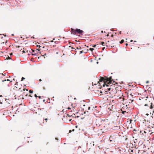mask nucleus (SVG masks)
Segmentation results:
<instances>
[{
    "label": "nucleus",
    "instance_id": "9",
    "mask_svg": "<svg viewBox=\"0 0 154 154\" xmlns=\"http://www.w3.org/2000/svg\"><path fill=\"white\" fill-rule=\"evenodd\" d=\"M104 44H105V43L103 42H101V44L103 45V46H104Z\"/></svg>",
    "mask_w": 154,
    "mask_h": 154
},
{
    "label": "nucleus",
    "instance_id": "46",
    "mask_svg": "<svg viewBox=\"0 0 154 154\" xmlns=\"http://www.w3.org/2000/svg\"><path fill=\"white\" fill-rule=\"evenodd\" d=\"M31 38H34V37H31Z\"/></svg>",
    "mask_w": 154,
    "mask_h": 154
},
{
    "label": "nucleus",
    "instance_id": "49",
    "mask_svg": "<svg viewBox=\"0 0 154 154\" xmlns=\"http://www.w3.org/2000/svg\"><path fill=\"white\" fill-rule=\"evenodd\" d=\"M75 127H76V128H77V126H75Z\"/></svg>",
    "mask_w": 154,
    "mask_h": 154
},
{
    "label": "nucleus",
    "instance_id": "7",
    "mask_svg": "<svg viewBox=\"0 0 154 154\" xmlns=\"http://www.w3.org/2000/svg\"><path fill=\"white\" fill-rule=\"evenodd\" d=\"M124 42V40L122 39L121 40V41L120 42V43L121 44L122 43Z\"/></svg>",
    "mask_w": 154,
    "mask_h": 154
},
{
    "label": "nucleus",
    "instance_id": "52",
    "mask_svg": "<svg viewBox=\"0 0 154 154\" xmlns=\"http://www.w3.org/2000/svg\"><path fill=\"white\" fill-rule=\"evenodd\" d=\"M0 103H1V104H2V102H1Z\"/></svg>",
    "mask_w": 154,
    "mask_h": 154
},
{
    "label": "nucleus",
    "instance_id": "24",
    "mask_svg": "<svg viewBox=\"0 0 154 154\" xmlns=\"http://www.w3.org/2000/svg\"><path fill=\"white\" fill-rule=\"evenodd\" d=\"M45 120L46 121H47L48 120V119L46 118L45 119Z\"/></svg>",
    "mask_w": 154,
    "mask_h": 154
},
{
    "label": "nucleus",
    "instance_id": "6",
    "mask_svg": "<svg viewBox=\"0 0 154 154\" xmlns=\"http://www.w3.org/2000/svg\"><path fill=\"white\" fill-rule=\"evenodd\" d=\"M133 150L132 149H129L128 150V152H130V153L131 152H133Z\"/></svg>",
    "mask_w": 154,
    "mask_h": 154
},
{
    "label": "nucleus",
    "instance_id": "14",
    "mask_svg": "<svg viewBox=\"0 0 154 154\" xmlns=\"http://www.w3.org/2000/svg\"><path fill=\"white\" fill-rule=\"evenodd\" d=\"M29 92L30 93H33V91H32L31 90H30L29 91Z\"/></svg>",
    "mask_w": 154,
    "mask_h": 154
},
{
    "label": "nucleus",
    "instance_id": "25",
    "mask_svg": "<svg viewBox=\"0 0 154 154\" xmlns=\"http://www.w3.org/2000/svg\"><path fill=\"white\" fill-rule=\"evenodd\" d=\"M67 115L68 116H70H70H69V114H67ZM72 116V115H71V116Z\"/></svg>",
    "mask_w": 154,
    "mask_h": 154
},
{
    "label": "nucleus",
    "instance_id": "10",
    "mask_svg": "<svg viewBox=\"0 0 154 154\" xmlns=\"http://www.w3.org/2000/svg\"><path fill=\"white\" fill-rule=\"evenodd\" d=\"M90 50L91 51H92L93 50H94V49L93 48H90Z\"/></svg>",
    "mask_w": 154,
    "mask_h": 154
},
{
    "label": "nucleus",
    "instance_id": "13",
    "mask_svg": "<svg viewBox=\"0 0 154 154\" xmlns=\"http://www.w3.org/2000/svg\"><path fill=\"white\" fill-rule=\"evenodd\" d=\"M24 79H25V78L23 77H22L21 78V81H23Z\"/></svg>",
    "mask_w": 154,
    "mask_h": 154
},
{
    "label": "nucleus",
    "instance_id": "44",
    "mask_svg": "<svg viewBox=\"0 0 154 154\" xmlns=\"http://www.w3.org/2000/svg\"><path fill=\"white\" fill-rule=\"evenodd\" d=\"M106 36H109V34H107V35H106Z\"/></svg>",
    "mask_w": 154,
    "mask_h": 154
},
{
    "label": "nucleus",
    "instance_id": "1",
    "mask_svg": "<svg viewBox=\"0 0 154 154\" xmlns=\"http://www.w3.org/2000/svg\"><path fill=\"white\" fill-rule=\"evenodd\" d=\"M71 31L72 33H73L74 34L77 33L79 34L82 35V33L83 32V31L79 29H74L72 28L71 29Z\"/></svg>",
    "mask_w": 154,
    "mask_h": 154
},
{
    "label": "nucleus",
    "instance_id": "61",
    "mask_svg": "<svg viewBox=\"0 0 154 154\" xmlns=\"http://www.w3.org/2000/svg\"><path fill=\"white\" fill-rule=\"evenodd\" d=\"M104 48H103V50L104 49Z\"/></svg>",
    "mask_w": 154,
    "mask_h": 154
},
{
    "label": "nucleus",
    "instance_id": "42",
    "mask_svg": "<svg viewBox=\"0 0 154 154\" xmlns=\"http://www.w3.org/2000/svg\"><path fill=\"white\" fill-rule=\"evenodd\" d=\"M71 120H72L71 119H69V121H71Z\"/></svg>",
    "mask_w": 154,
    "mask_h": 154
},
{
    "label": "nucleus",
    "instance_id": "34",
    "mask_svg": "<svg viewBox=\"0 0 154 154\" xmlns=\"http://www.w3.org/2000/svg\"><path fill=\"white\" fill-rule=\"evenodd\" d=\"M23 53H25V52L24 51H23Z\"/></svg>",
    "mask_w": 154,
    "mask_h": 154
},
{
    "label": "nucleus",
    "instance_id": "16",
    "mask_svg": "<svg viewBox=\"0 0 154 154\" xmlns=\"http://www.w3.org/2000/svg\"><path fill=\"white\" fill-rule=\"evenodd\" d=\"M19 91H22V90H21V88H19Z\"/></svg>",
    "mask_w": 154,
    "mask_h": 154
},
{
    "label": "nucleus",
    "instance_id": "47",
    "mask_svg": "<svg viewBox=\"0 0 154 154\" xmlns=\"http://www.w3.org/2000/svg\"><path fill=\"white\" fill-rule=\"evenodd\" d=\"M57 42H55V43L56 44V43H57Z\"/></svg>",
    "mask_w": 154,
    "mask_h": 154
},
{
    "label": "nucleus",
    "instance_id": "64",
    "mask_svg": "<svg viewBox=\"0 0 154 154\" xmlns=\"http://www.w3.org/2000/svg\"><path fill=\"white\" fill-rule=\"evenodd\" d=\"M88 46H87V48H88Z\"/></svg>",
    "mask_w": 154,
    "mask_h": 154
},
{
    "label": "nucleus",
    "instance_id": "27",
    "mask_svg": "<svg viewBox=\"0 0 154 154\" xmlns=\"http://www.w3.org/2000/svg\"><path fill=\"white\" fill-rule=\"evenodd\" d=\"M100 93L102 94V93H103V92L101 91H100Z\"/></svg>",
    "mask_w": 154,
    "mask_h": 154
},
{
    "label": "nucleus",
    "instance_id": "17",
    "mask_svg": "<svg viewBox=\"0 0 154 154\" xmlns=\"http://www.w3.org/2000/svg\"><path fill=\"white\" fill-rule=\"evenodd\" d=\"M96 46V45H93L92 46L93 47H95Z\"/></svg>",
    "mask_w": 154,
    "mask_h": 154
},
{
    "label": "nucleus",
    "instance_id": "41",
    "mask_svg": "<svg viewBox=\"0 0 154 154\" xmlns=\"http://www.w3.org/2000/svg\"><path fill=\"white\" fill-rule=\"evenodd\" d=\"M110 90V88H109L108 89V90H109H109Z\"/></svg>",
    "mask_w": 154,
    "mask_h": 154
},
{
    "label": "nucleus",
    "instance_id": "32",
    "mask_svg": "<svg viewBox=\"0 0 154 154\" xmlns=\"http://www.w3.org/2000/svg\"><path fill=\"white\" fill-rule=\"evenodd\" d=\"M125 45H126V46H127V45H128V44L127 43H126V44H125Z\"/></svg>",
    "mask_w": 154,
    "mask_h": 154
},
{
    "label": "nucleus",
    "instance_id": "12",
    "mask_svg": "<svg viewBox=\"0 0 154 154\" xmlns=\"http://www.w3.org/2000/svg\"><path fill=\"white\" fill-rule=\"evenodd\" d=\"M76 49H78V50H80V49H81V47H79H79H77L76 48Z\"/></svg>",
    "mask_w": 154,
    "mask_h": 154
},
{
    "label": "nucleus",
    "instance_id": "11",
    "mask_svg": "<svg viewBox=\"0 0 154 154\" xmlns=\"http://www.w3.org/2000/svg\"><path fill=\"white\" fill-rule=\"evenodd\" d=\"M40 50V49H37L36 50H35V51H36L37 53Z\"/></svg>",
    "mask_w": 154,
    "mask_h": 154
},
{
    "label": "nucleus",
    "instance_id": "3",
    "mask_svg": "<svg viewBox=\"0 0 154 154\" xmlns=\"http://www.w3.org/2000/svg\"><path fill=\"white\" fill-rule=\"evenodd\" d=\"M103 81V82H104V83L103 84V86L104 87L105 86V85H106V84H105L106 83V78H105V77L104 78V77H102L99 79V82H102ZM106 85L107 86H108V85H107L106 84Z\"/></svg>",
    "mask_w": 154,
    "mask_h": 154
},
{
    "label": "nucleus",
    "instance_id": "63",
    "mask_svg": "<svg viewBox=\"0 0 154 154\" xmlns=\"http://www.w3.org/2000/svg\"><path fill=\"white\" fill-rule=\"evenodd\" d=\"M18 47H20V46H18Z\"/></svg>",
    "mask_w": 154,
    "mask_h": 154
},
{
    "label": "nucleus",
    "instance_id": "62",
    "mask_svg": "<svg viewBox=\"0 0 154 154\" xmlns=\"http://www.w3.org/2000/svg\"><path fill=\"white\" fill-rule=\"evenodd\" d=\"M104 48H103V50L104 49Z\"/></svg>",
    "mask_w": 154,
    "mask_h": 154
},
{
    "label": "nucleus",
    "instance_id": "30",
    "mask_svg": "<svg viewBox=\"0 0 154 154\" xmlns=\"http://www.w3.org/2000/svg\"><path fill=\"white\" fill-rule=\"evenodd\" d=\"M130 42H133V40H131Z\"/></svg>",
    "mask_w": 154,
    "mask_h": 154
},
{
    "label": "nucleus",
    "instance_id": "19",
    "mask_svg": "<svg viewBox=\"0 0 154 154\" xmlns=\"http://www.w3.org/2000/svg\"><path fill=\"white\" fill-rule=\"evenodd\" d=\"M80 54H82L83 53V51H80Z\"/></svg>",
    "mask_w": 154,
    "mask_h": 154
},
{
    "label": "nucleus",
    "instance_id": "31",
    "mask_svg": "<svg viewBox=\"0 0 154 154\" xmlns=\"http://www.w3.org/2000/svg\"><path fill=\"white\" fill-rule=\"evenodd\" d=\"M45 55H46V54H44V55H43V56H45Z\"/></svg>",
    "mask_w": 154,
    "mask_h": 154
},
{
    "label": "nucleus",
    "instance_id": "58",
    "mask_svg": "<svg viewBox=\"0 0 154 154\" xmlns=\"http://www.w3.org/2000/svg\"><path fill=\"white\" fill-rule=\"evenodd\" d=\"M55 139L56 140H57V138H56Z\"/></svg>",
    "mask_w": 154,
    "mask_h": 154
},
{
    "label": "nucleus",
    "instance_id": "56",
    "mask_svg": "<svg viewBox=\"0 0 154 154\" xmlns=\"http://www.w3.org/2000/svg\"><path fill=\"white\" fill-rule=\"evenodd\" d=\"M130 121H130V122H131V120H130Z\"/></svg>",
    "mask_w": 154,
    "mask_h": 154
},
{
    "label": "nucleus",
    "instance_id": "54",
    "mask_svg": "<svg viewBox=\"0 0 154 154\" xmlns=\"http://www.w3.org/2000/svg\"><path fill=\"white\" fill-rule=\"evenodd\" d=\"M98 63V62H97V63Z\"/></svg>",
    "mask_w": 154,
    "mask_h": 154
},
{
    "label": "nucleus",
    "instance_id": "22",
    "mask_svg": "<svg viewBox=\"0 0 154 154\" xmlns=\"http://www.w3.org/2000/svg\"><path fill=\"white\" fill-rule=\"evenodd\" d=\"M91 107H88V109L90 110V109Z\"/></svg>",
    "mask_w": 154,
    "mask_h": 154
},
{
    "label": "nucleus",
    "instance_id": "39",
    "mask_svg": "<svg viewBox=\"0 0 154 154\" xmlns=\"http://www.w3.org/2000/svg\"><path fill=\"white\" fill-rule=\"evenodd\" d=\"M51 42H53V40L51 41Z\"/></svg>",
    "mask_w": 154,
    "mask_h": 154
},
{
    "label": "nucleus",
    "instance_id": "50",
    "mask_svg": "<svg viewBox=\"0 0 154 154\" xmlns=\"http://www.w3.org/2000/svg\"><path fill=\"white\" fill-rule=\"evenodd\" d=\"M144 133H146V132L145 131H144Z\"/></svg>",
    "mask_w": 154,
    "mask_h": 154
},
{
    "label": "nucleus",
    "instance_id": "57",
    "mask_svg": "<svg viewBox=\"0 0 154 154\" xmlns=\"http://www.w3.org/2000/svg\"><path fill=\"white\" fill-rule=\"evenodd\" d=\"M43 48H45V47H44H44H43Z\"/></svg>",
    "mask_w": 154,
    "mask_h": 154
},
{
    "label": "nucleus",
    "instance_id": "35",
    "mask_svg": "<svg viewBox=\"0 0 154 154\" xmlns=\"http://www.w3.org/2000/svg\"><path fill=\"white\" fill-rule=\"evenodd\" d=\"M150 117L151 118H152V116H150Z\"/></svg>",
    "mask_w": 154,
    "mask_h": 154
},
{
    "label": "nucleus",
    "instance_id": "48",
    "mask_svg": "<svg viewBox=\"0 0 154 154\" xmlns=\"http://www.w3.org/2000/svg\"><path fill=\"white\" fill-rule=\"evenodd\" d=\"M55 39L54 38H53V40H55Z\"/></svg>",
    "mask_w": 154,
    "mask_h": 154
},
{
    "label": "nucleus",
    "instance_id": "15",
    "mask_svg": "<svg viewBox=\"0 0 154 154\" xmlns=\"http://www.w3.org/2000/svg\"><path fill=\"white\" fill-rule=\"evenodd\" d=\"M126 112L125 111H122V113L123 114H124L125 112Z\"/></svg>",
    "mask_w": 154,
    "mask_h": 154
},
{
    "label": "nucleus",
    "instance_id": "40",
    "mask_svg": "<svg viewBox=\"0 0 154 154\" xmlns=\"http://www.w3.org/2000/svg\"><path fill=\"white\" fill-rule=\"evenodd\" d=\"M12 54V53H11L10 54V55H11Z\"/></svg>",
    "mask_w": 154,
    "mask_h": 154
},
{
    "label": "nucleus",
    "instance_id": "26",
    "mask_svg": "<svg viewBox=\"0 0 154 154\" xmlns=\"http://www.w3.org/2000/svg\"><path fill=\"white\" fill-rule=\"evenodd\" d=\"M38 97L39 99H40L41 98V97L40 96H38Z\"/></svg>",
    "mask_w": 154,
    "mask_h": 154
},
{
    "label": "nucleus",
    "instance_id": "20",
    "mask_svg": "<svg viewBox=\"0 0 154 154\" xmlns=\"http://www.w3.org/2000/svg\"><path fill=\"white\" fill-rule=\"evenodd\" d=\"M149 82V81H147L146 82V84H147V83H148Z\"/></svg>",
    "mask_w": 154,
    "mask_h": 154
},
{
    "label": "nucleus",
    "instance_id": "5",
    "mask_svg": "<svg viewBox=\"0 0 154 154\" xmlns=\"http://www.w3.org/2000/svg\"><path fill=\"white\" fill-rule=\"evenodd\" d=\"M10 81L9 82H12V80H11L10 81V80L9 79H7V80L6 79H5V80H2V82H5V81Z\"/></svg>",
    "mask_w": 154,
    "mask_h": 154
},
{
    "label": "nucleus",
    "instance_id": "53",
    "mask_svg": "<svg viewBox=\"0 0 154 154\" xmlns=\"http://www.w3.org/2000/svg\"><path fill=\"white\" fill-rule=\"evenodd\" d=\"M39 53H40V54H41V52H39Z\"/></svg>",
    "mask_w": 154,
    "mask_h": 154
},
{
    "label": "nucleus",
    "instance_id": "55",
    "mask_svg": "<svg viewBox=\"0 0 154 154\" xmlns=\"http://www.w3.org/2000/svg\"><path fill=\"white\" fill-rule=\"evenodd\" d=\"M121 33V32H119V33L120 34Z\"/></svg>",
    "mask_w": 154,
    "mask_h": 154
},
{
    "label": "nucleus",
    "instance_id": "43",
    "mask_svg": "<svg viewBox=\"0 0 154 154\" xmlns=\"http://www.w3.org/2000/svg\"><path fill=\"white\" fill-rule=\"evenodd\" d=\"M101 32L102 33H103V31H101Z\"/></svg>",
    "mask_w": 154,
    "mask_h": 154
},
{
    "label": "nucleus",
    "instance_id": "29",
    "mask_svg": "<svg viewBox=\"0 0 154 154\" xmlns=\"http://www.w3.org/2000/svg\"><path fill=\"white\" fill-rule=\"evenodd\" d=\"M146 116H148L149 115V114H148V113H147V114H146Z\"/></svg>",
    "mask_w": 154,
    "mask_h": 154
},
{
    "label": "nucleus",
    "instance_id": "51",
    "mask_svg": "<svg viewBox=\"0 0 154 154\" xmlns=\"http://www.w3.org/2000/svg\"><path fill=\"white\" fill-rule=\"evenodd\" d=\"M134 42H136V41H134Z\"/></svg>",
    "mask_w": 154,
    "mask_h": 154
},
{
    "label": "nucleus",
    "instance_id": "33",
    "mask_svg": "<svg viewBox=\"0 0 154 154\" xmlns=\"http://www.w3.org/2000/svg\"><path fill=\"white\" fill-rule=\"evenodd\" d=\"M131 100V102H132L133 101V100Z\"/></svg>",
    "mask_w": 154,
    "mask_h": 154
},
{
    "label": "nucleus",
    "instance_id": "37",
    "mask_svg": "<svg viewBox=\"0 0 154 154\" xmlns=\"http://www.w3.org/2000/svg\"><path fill=\"white\" fill-rule=\"evenodd\" d=\"M39 81H40V82L41 81H42L41 79H40L39 80Z\"/></svg>",
    "mask_w": 154,
    "mask_h": 154
},
{
    "label": "nucleus",
    "instance_id": "2",
    "mask_svg": "<svg viewBox=\"0 0 154 154\" xmlns=\"http://www.w3.org/2000/svg\"><path fill=\"white\" fill-rule=\"evenodd\" d=\"M105 78H106V82L108 84H111L112 82L113 81V82H114V81L112 79V76H110L109 78H108L107 77H105Z\"/></svg>",
    "mask_w": 154,
    "mask_h": 154
},
{
    "label": "nucleus",
    "instance_id": "28",
    "mask_svg": "<svg viewBox=\"0 0 154 154\" xmlns=\"http://www.w3.org/2000/svg\"><path fill=\"white\" fill-rule=\"evenodd\" d=\"M147 105H147V104H145V105H144V106H147Z\"/></svg>",
    "mask_w": 154,
    "mask_h": 154
},
{
    "label": "nucleus",
    "instance_id": "8",
    "mask_svg": "<svg viewBox=\"0 0 154 154\" xmlns=\"http://www.w3.org/2000/svg\"><path fill=\"white\" fill-rule=\"evenodd\" d=\"M153 108V107L152 106V103H151V106H150V109H152Z\"/></svg>",
    "mask_w": 154,
    "mask_h": 154
},
{
    "label": "nucleus",
    "instance_id": "38",
    "mask_svg": "<svg viewBox=\"0 0 154 154\" xmlns=\"http://www.w3.org/2000/svg\"><path fill=\"white\" fill-rule=\"evenodd\" d=\"M11 35H12V36L14 35V34H12Z\"/></svg>",
    "mask_w": 154,
    "mask_h": 154
},
{
    "label": "nucleus",
    "instance_id": "23",
    "mask_svg": "<svg viewBox=\"0 0 154 154\" xmlns=\"http://www.w3.org/2000/svg\"><path fill=\"white\" fill-rule=\"evenodd\" d=\"M110 141H111V142H114V141L112 140H110Z\"/></svg>",
    "mask_w": 154,
    "mask_h": 154
},
{
    "label": "nucleus",
    "instance_id": "4",
    "mask_svg": "<svg viewBox=\"0 0 154 154\" xmlns=\"http://www.w3.org/2000/svg\"><path fill=\"white\" fill-rule=\"evenodd\" d=\"M32 52H31V53L32 54V55H36V53H34L35 52V51L34 50H33L32 49L31 50Z\"/></svg>",
    "mask_w": 154,
    "mask_h": 154
},
{
    "label": "nucleus",
    "instance_id": "21",
    "mask_svg": "<svg viewBox=\"0 0 154 154\" xmlns=\"http://www.w3.org/2000/svg\"><path fill=\"white\" fill-rule=\"evenodd\" d=\"M37 47H40L41 46H40V45H37Z\"/></svg>",
    "mask_w": 154,
    "mask_h": 154
},
{
    "label": "nucleus",
    "instance_id": "59",
    "mask_svg": "<svg viewBox=\"0 0 154 154\" xmlns=\"http://www.w3.org/2000/svg\"><path fill=\"white\" fill-rule=\"evenodd\" d=\"M45 101V100H43V101Z\"/></svg>",
    "mask_w": 154,
    "mask_h": 154
},
{
    "label": "nucleus",
    "instance_id": "60",
    "mask_svg": "<svg viewBox=\"0 0 154 154\" xmlns=\"http://www.w3.org/2000/svg\"><path fill=\"white\" fill-rule=\"evenodd\" d=\"M93 146H94V144H93Z\"/></svg>",
    "mask_w": 154,
    "mask_h": 154
},
{
    "label": "nucleus",
    "instance_id": "18",
    "mask_svg": "<svg viewBox=\"0 0 154 154\" xmlns=\"http://www.w3.org/2000/svg\"><path fill=\"white\" fill-rule=\"evenodd\" d=\"M35 97L36 98H37V96L36 94H35Z\"/></svg>",
    "mask_w": 154,
    "mask_h": 154
},
{
    "label": "nucleus",
    "instance_id": "36",
    "mask_svg": "<svg viewBox=\"0 0 154 154\" xmlns=\"http://www.w3.org/2000/svg\"><path fill=\"white\" fill-rule=\"evenodd\" d=\"M81 148V146H79V148Z\"/></svg>",
    "mask_w": 154,
    "mask_h": 154
},
{
    "label": "nucleus",
    "instance_id": "45",
    "mask_svg": "<svg viewBox=\"0 0 154 154\" xmlns=\"http://www.w3.org/2000/svg\"><path fill=\"white\" fill-rule=\"evenodd\" d=\"M68 109H70V108L69 107H68Z\"/></svg>",
    "mask_w": 154,
    "mask_h": 154
}]
</instances>
